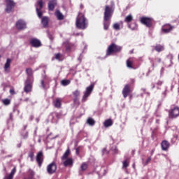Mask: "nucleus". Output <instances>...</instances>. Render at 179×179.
<instances>
[{"instance_id": "1", "label": "nucleus", "mask_w": 179, "mask_h": 179, "mask_svg": "<svg viewBox=\"0 0 179 179\" xmlns=\"http://www.w3.org/2000/svg\"><path fill=\"white\" fill-rule=\"evenodd\" d=\"M113 16V9L108 6H105V12L103 17V29L104 30H108V27L110 26V22H108L109 19H111Z\"/></svg>"}, {"instance_id": "2", "label": "nucleus", "mask_w": 179, "mask_h": 179, "mask_svg": "<svg viewBox=\"0 0 179 179\" xmlns=\"http://www.w3.org/2000/svg\"><path fill=\"white\" fill-rule=\"evenodd\" d=\"M76 27L80 29V30H85V29L87 28L89 23L86 17H85V15H78L76 19Z\"/></svg>"}, {"instance_id": "3", "label": "nucleus", "mask_w": 179, "mask_h": 179, "mask_svg": "<svg viewBox=\"0 0 179 179\" xmlns=\"http://www.w3.org/2000/svg\"><path fill=\"white\" fill-rule=\"evenodd\" d=\"M121 50H122L121 46L117 45L115 43H112L108 46L107 49L106 55L110 56L114 52H120Z\"/></svg>"}, {"instance_id": "4", "label": "nucleus", "mask_w": 179, "mask_h": 179, "mask_svg": "<svg viewBox=\"0 0 179 179\" xmlns=\"http://www.w3.org/2000/svg\"><path fill=\"white\" fill-rule=\"evenodd\" d=\"M94 89V84H91L90 86H88L85 92H84V95L82 99V101L85 103L87 100V97L92 94V92H93V90Z\"/></svg>"}, {"instance_id": "5", "label": "nucleus", "mask_w": 179, "mask_h": 179, "mask_svg": "<svg viewBox=\"0 0 179 179\" xmlns=\"http://www.w3.org/2000/svg\"><path fill=\"white\" fill-rule=\"evenodd\" d=\"M6 12H7V13H10V12H12V9L15 8V3L12 0H6Z\"/></svg>"}, {"instance_id": "6", "label": "nucleus", "mask_w": 179, "mask_h": 179, "mask_svg": "<svg viewBox=\"0 0 179 179\" xmlns=\"http://www.w3.org/2000/svg\"><path fill=\"white\" fill-rule=\"evenodd\" d=\"M57 171V164L52 162L47 166V172L49 174H54Z\"/></svg>"}, {"instance_id": "7", "label": "nucleus", "mask_w": 179, "mask_h": 179, "mask_svg": "<svg viewBox=\"0 0 179 179\" xmlns=\"http://www.w3.org/2000/svg\"><path fill=\"white\" fill-rule=\"evenodd\" d=\"M141 22L143 24H145L147 27H152V19L148 17H142Z\"/></svg>"}, {"instance_id": "8", "label": "nucleus", "mask_w": 179, "mask_h": 179, "mask_svg": "<svg viewBox=\"0 0 179 179\" xmlns=\"http://www.w3.org/2000/svg\"><path fill=\"white\" fill-rule=\"evenodd\" d=\"M179 115V108L175 107L169 110V118H177Z\"/></svg>"}, {"instance_id": "9", "label": "nucleus", "mask_w": 179, "mask_h": 179, "mask_svg": "<svg viewBox=\"0 0 179 179\" xmlns=\"http://www.w3.org/2000/svg\"><path fill=\"white\" fill-rule=\"evenodd\" d=\"M16 27L18 30H24L26 29V22L20 20L16 22Z\"/></svg>"}, {"instance_id": "10", "label": "nucleus", "mask_w": 179, "mask_h": 179, "mask_svg": "<svg viewBox=\"0 0 179 179\" xmlns=\"http://www.w3.org/2000/svg\"><path fill=\"white\" fill-rule=\"evenodd\" d=\"M30 44L32 47H35L36 48H38V47H41V41L37 38H32L30 40Z\"/></svg>"}, {"instance_id": "11", "label": "nucleus", "mask_w": 179, "mask_h": 179, "mask_svg": "<svg viewBox=\"0 0 179 179\" xmlns=\"http://www.w3.org/2000/svg\"><path fill=\"white\" fill-rule=\"evenodd\" d=\"M31 81H27V80L25 81V86L24 87V92L25 93H30L31 92Z\"/></svg>"}, {"instance_id": "12", "label": "nucleus", "mask_w": 179, "mask_h": 179, "mask_svg": "<svg viewBox=\"0 0 179 179\" xmlns=\"http://www.w3.org/2000/svg\"><path fill=\"white\" fill-rule=\"evenodd\" d=\"M129 93H131V88L129 87V85H126L122 90L123 97H124V99H127Z\"/></svg>"}, {"instance_id": "13", "label": "nucleus", "mask_w": 179, "mask_h": 179, "mask_svg": "<svg viewBox=\"0 0 179 179\" xmlns=\"http://www.w3.org/2000/svg\"><path fill=\"white\" fill-rule=\"evenodd\" d=\"M26 73L27 75V82L33 80V70L30 68H28L26 69Z\"/></svg>"}, {"instance_id": "14", "label": "nucleus", "mask_w": 179, "mask_h": 179, "mask_svg": "<svg viewBox=\"0 0 179 179\" xmlns=\"http://www.w3.org/2000/svg\"><path fill=\"white\" fill-rule=\"evenodd\" d=\"M174 29V27L166 24L162 27V31L165 34L170 33L173 29Z\"/></svg>"}, {"instance_id": "15", "label": "nucleus", "mask_w": 179, "mask_h": 179, "mask_svg": "<svg viewBox=\"0 0 179 179\" xmlns=\"http://www.w3.org/2000/svg\"><path fill=\"white\" fill-rule=\"evenodd\" d=\"M48 82V77L47 76H43V80L41 81V87L42 89H47V83Z\"/></svg>"}, {"instance_id": "16", "label": "nucleus", "mask_w": 179, "mask_h": 179, "mask_svg": "<svg viewBox=\"0 0 179 179\" xmlns=\"http://www.w3.org/2000/svg\"><path fill=\"white\" fill-rule=\"evenodd\" d=\"M48 22H50V19L48 18V17H43L41 19V24L43 25V27H44L45 29L48 27Z\"/></svg>"}, {"instance_id": "17", "label": "nucleus", "mask_w": 179, "mask_h": 179, "mask_svg": "<svg viewBox=\"0 0 179 179\" xmlns=\"http://www.w3.org/2000/svg\"><path fill=\"white\" fill-rule=\"evenodd\" d=\"M36 162L38 164L39 167L41 166L43 163V152H39L36 156Z\"/></svg>"}, {"instance_id": "18", "label": "nucleus", "mask_w": 179, "mask_h": 179, "mask_svg": "<svg viewBox=\"0 0 179 179\" xmlns=\"http://www.w3.org/2000/svg\"><path fill=\"white\" fill-rule=\"evenodd\" d=\"M62 99L61 98H57L54 101L53 104L56 108H61Z\"/></svg>"}, {"instance_id": "19", "label": "nucleus", "mask_w": 179, "mask_h": 179, "mask_svg": "<svg viewBox=\"0 0 179 179\" xmlns=\"http://www.w3.org/2000/svg\"><path fill=\"white\" fill-rule=\"evenodd\" d=\"M162 150H167L170 148V143L167 141H163L161 144Z\"/></svg>"}, {"instance_id": "20", "label": "nucleus", "mask_w": 179, "mask_h": 179, "mask_svg": "<svg viewBox=\"0 0 179 179\" xmlns=\"http://www.w3.org/2000/svg\"><path fill=\"white\" fill-rule=\"evenodd\" d=\"M12 62L11 59H7L6 62L4 64V71L8 72L9 68H10V63Z\"/></svg>"}, {"instance_id": "21", "label": "nucleus", "mask_w": 179, "mask_h": 179, "mask_svg": "<svg viewBox=\"0 0 179 179\" xmlns=\"http://www.w3.org/2000/svg\"><path fill=\"white\" fill-rule=\"evenodd\" d=\"M55 1L51 0L48 3V9L49 10H54V8H55Z\"/></svg>"}, {"instance_id": "22", "label": "nucleus", "mask_w": 179, "mask_h": 179, "mask_svg": "<svg viewBox=\"0 0 179 179\" xmlns=\"http://www.w3.org/2000/svg\"><path fill=\"white\" fill-rule=\"evenodd\" d=\"M15 173H16V166H15V167L12 169L10 173L8 176H6L5 178H6V179H13V176H15Z\"/></svg>"}, {"instance_id": "23", "label": "nucleus", "mask_w": 179, "mask_h": 179, "mask_svg": "<svg viewBox=\"0 0 179 179\" xmlns=\"http://www.w3.org/2000/svg\"><path fill=\"white\" fill-rule=\"evenodd\" d=\"M37 6L38 8V10H41L43 9V6H44V2L43 0H39L37 1V3L36 5V9H37Z\"/></svg>"}, {"instance_id": "24", "label": "nucleus", "mask_w": 179, "mask_h": 179, "mask_svg": "<svg viewBox=\"0 0 179 179\" xmlns=\"http://www.w3.org/2000/svg\"><path fill=\"white\" fill-rule=\"evenodd\" d=\"M55 15H56L58 20H64V15H62V13L59 10H57L55 12Z\"/></svg>"}, {"instance_id": "25", "label": "nucleus", "mask_w": 179, "mask_h": 179, "mask_svg": "<svg viewBox=\"0 0 179 179\" xmlns=\"http://www.w3.org/2000/svg\"><path fill=\"white\" fill-rule=\"evenodd\" d=\"M73 164V161L71 158L67 159L66 161H64V164L66 167V166H72Z\"/></svg>"}, {"instance_id": "26", "label": "nucleus", "mask_w": 179, "mask_h": 179, "mask_svg": "<svg viewBox=\"0 0 179 179\" xmlns=\"http://www.w3.org/2000/svg\"><path fill=\"white\" fill-rule=\"evenodd\" d=\"M86 169H87V165L86 164H83L79 171V175L82 176V173H83V171H85Z\"/></svg>"}, {"instance_id": "27", "label": "nucleus", "mask_w": 179, "mask_h": 179, "mask_svg": "<svg viewBox=\"0 0 179 179\" xmlns=\"http://www.w3.org/2000/svg\"><path fill=\"white\" fill-rule=\"evenodd\" d=\"M87 124H88V125H90L91 127H93V125H94V124H96V122L94 121V120L92 117H89L87 120Z\"/></svg>"}, {"instance_id": "28", "label": "nucleus", "mask_w": 179, "mask_h": 179, "mask_svg": "<svg viewBox=\"0 0 179 179\" xmlns=\"http://www.w3.org/2000/svg\"><path fill=\"white\" fill-rule=\"evenodd\" d=\"M111 125H113V120H111V119L106 120L104 122V127H106V128L108 127H111Z\"/></svg>"}, {"instance_id": "29", "label": "nucleus", "mask_w": 179, "mask_h": 179, "mask_svg": "<svg viewBox=\"0 0 179 179\" xmlns=\"http://www.w3.org/2000/svg\"><path fill=\"white\" fill-rule=\"evenodd\" d=\"M155 50L157 51V52H160L162 51H164V46L162 45H157L155 46Z\"/></svg>"}, {"instance_id": "30", "label": "nucleus", "mask_w": 179, "mask_h": 179, "mask_svg": "<svg viewBox=\"0 0 179 179\" xmlns=\"http://www.w3.org/2000/svg\"><path fill=\"white\" fill-rule=\"evenodd\" d=\"M70 153L71 151L69 150V149L66 150V151L62 157V160H66V159H68V156H69Z\"/></svg>"}, {"instance_id": "31", "label": "nucleus", "mask_w": 179, "mask_h": 179, "mask_svg": "<svg viewBox=\"0 0 179 179\" xmlns=\"http://www.w3.org/2000/svg\"><path fill=\"white\" fill-rule=\"evenodd\" d=\"M28 178H24V179H32L34 177V171L29 170L28 171Z\"/></svg>"}, {"instance_id": "32", "label": "nucleus", "mask_w": 179, "mask_h": 179, "mask_svg": "<svg viewBox=\"0 0 179 179\" xmlns=\"http://www.w3.org/2000/svg\"><path fill=\"white\" fill-rule=\"evenodd\" d=\"M127 68L132 69V58H129L127 60Z\"/></svg>"}, {"instance_id": "33", "label": "nucleus", "mask_w": 179, "mask_h": 179, "mask_svg": "<svg viewBox=\"0 0 179 179\" xmlns=\"http://www.w3.org/2000/svg\"><path fill=\"white\" fill-rule=\"evenodd\" d=\"M69 83H71V80H62L61 81V84L62 85V86H68Z\"/></svg>"}, {"instance_id": "34", "label": "nucleus", "mask_w": 179, "mask_h": 179, "mask_svg": "<svg viewBox=\"0 0 179 179\" xmlns=\"http://www.w3.org/2000/svg\"><path fill=\"white\" fill-rule=\"evenodd\" d=\"M36 13L38 17H43V12H41V10H38V6H36Z\"/></svg>"}, {"instance_id": "35", "label": "nucleus", "mask_w": 179, "mask_h": 179, "mask_svg": "<svg viewBox=\"0 0 179 179\" xmlns=\"http://www.w3.org/2000/svg\"><path fill=\"white\" fill-rule=\"evenodd\" d=\"M133 17L131 15H129L125 17L124 21L127 22V23H129V22H132Z\"/></svg>"}, {"instance_id": "36", "label": "nucleus", "mask_w": 179, "mask_h": 179, "mask_svg": "<svg viewBox=\"0 0 179 179\" xmlns=\"http://www.w3.org/2000/svg\"><path fill=\"white\" fill-rule=\"evenodd\" d=\"M2 103L4 106H9V104H10V100L8 99H3Z\"/></svg>"}, {"instance_id": "37", "label": "nucleus", "mask_w": 179, "mask_h": 179, "mask_svg": "<svg viewBox=\"0 0 179 179\" xmlns=\"http://www.w3.org/2000/svg\"><path fill=\"white\" fill-rule=\"evenodd\" d=\"M52 117H56V118H57V120H59V118H61V113L55 112V113H52Z\"/></svg>"}, {"instance_id": "38", "label": "nucleus", "mask_w": 179, "mask_h": 179, "mask_svg": "<svg viewBox=\"0 0 179 179\" xmlns=\"http://www.w3.org/2000/svg\"><path fill=\"white\" fill-rule=\"evenodd\" d=\"M73 94L76 97H79V96H80V92H79V90H77L73 92Z\"/></svg>"}, {"instance_id": "39", "label": "nucleus", "mask_w": 179, "mask_h": 179, "mask_svg": "<svg viewBox=\"0 0 179 179\" xmlns=\"http://www.w3.org/2000/svg\"><path fill=\"white\" fill-rule=\"evenodd\" d=\"M112 150L115 155L118 154V149L117 148V146L112 147Z\"/></svg>"}, {"instance_id": "40", "label": "nucleus", "mask_w": 179, "mask_h": 179, "mask_svg": "<svg viewBox=\"0 0 179 179\" xmlns=\"http://www.w3.org/2000/svg\"><path fill=\"white\" fill-rule=\"evenodd\" d=\"M61 53H57L55 55V59H58V61H62V59H61Z\"/></svg>"}, {"instance_id": "41", "label": "nucleus", "mask_w": 179, "mask_h": 179, "mask_svg": "<svg viewBox=\"0 0 179 179\" xmlns=\"http://www.w3.org/2000/svg\"><path fill=\"white\" fill-rule=\"evenodd\" d=\"M113 29H115V30H120V24L118 23L114 24Z\"/></svg>"}, {"instance_id": "42", "label": "nucleus", "mask_w": 179, "mask_h": 179, "mask_svg": "<svg viewBox=\"0 0 179 179\" xmlns=\"http://www.w3.org/2000/svg\"><path fill=\"white\" fill-rule=\"evenodd\" d=\"M102 155H108V150H107V148H104L102 150Z\"/></svg>"}, {"instance_id": "43", "label": "nucleus", "mask_w": 179, "mask_h": 179, "mask_svg": "<svg viewBox=\"0 0 179 179\" xmlns=\"http://www.w3.org/2000/svg\"><path fill=\"white\" fill-rule=\"evenodd\" d=\"M152 160V157H149L147 160H146V162L145 164V166H148V164H149V163L150 162V161Z\"/></svg>"}, {"instance_id": "44", "label": "nucleus", "mask_w": 179, "mask_h": 179, "mask_svg": "<svg viewBox=\"0 0 179 179\" xmlns=\"http://www.w3.org/2000/svg\"><path fill=\"white\" fill-rule=\"evenodd\" d=\"M128 166H129V164H128V161L127 160H125L123 162V167H128Z\"/></svg>"}, {"instance_id": "45", "label": "nucleus", "mask_w": 179, "mask_h": 179, "mask_svg": "<svg viewBox=\"0 0 179 179\" xmlns=\"http://www.w3.org/2000/svg\"><path fill=\"white\" fill-rule=\"evenodd\" d=\"M29 157L31 158V162H33V158L34 157V153L30 152Z\"/></svg>"}, {"instance_id": "46", "label": "nucleus", "mask_w": 179, "mask_h": 179, "mask_svg": "<svg viewBox=\"0 0 179 179\" xmlns=\"http://www.w3.org/2000/svg\"><path fill=\"white\" fill-rule=\"evenodd\" d=\"M22 135L23 138L24 139H26V138H27L29 136V132L26 131L24 135L23 134H22Z\"/></svg>"}, {"instance_id": "47", "label": "nucleus", "mask_w": 179, "mask_h": 179, "mask_svg": "<svg viewBox=\"0 0 179 179\" xmlns=\"http://www.w3.org/2000/svg\"><path fill=\"white\" fill-rule=\"evenodd\" d=\"M157 85H158L159 86H162V85H163V82H162V81H158V82L157 83Z\"/></svg>"}, {"instance_id": "48", "label": "nucleus", "mask_w": 179, "mask_h": 179, "mask_svg": "<svg viewBox=\"0 0 179 179\" xmlns=\"http://www.w3.org/2000/svg\"><path fill=\"white\" fill-rule=\"evenodd\" d=\"M48 37H49L50 40H51V41L54 40V37H52V35L48 34Z\"/></svg>"}, {"instance_id": "49", "label": "nucleus", "mask_w": 179, "mask_h": 179, "mask_svg": "<svg viewBox=\"0 0 179 179\" xmlns=\"http://www.w3.org/2000/svg\"><path fill=\"white\" fill-rule=\"evenodd\" d=\"M10 94H13L15 93V91L13 90H10Z\"/></svg>"}, {"instance_id": "50", "label": "nucleus", "mask_w": 179, "mask_h": 179, "mask_svg": "<svg viewBox=\"0 0 179 179\" xmlns=\"http://www.w3.org/2000/svg\"><path fill=\"white\" fill-rule=\"evenodd\" d=\"M80 9H83V4H80Z\"/></svg>"}, {"instance_id": "51", "label": "nucleus", "mask_w": 179, "mask_h": 179, "mask_svg": "<svg viewBox=\"0 0 179 179\" xmlns=\"http://www.w3.org/2000/svg\"><path fill=\"white\" fill-rule=\"evenodd\" d=\"M38 142L39 143H41V138H39V139L38 140Z\"/></svg>"}, {"instance_id": "52", "label": "nucleus", "mask_w": 179, "mask_h": 179, "mask_svg": "<svg viewBox=\"0 0 179 179\" xmlns=\"http://www.w3.org/2000/svg\"><path fill=\"white\" fill-rule=\"evenodd\" d=\"M25 101H29V98L24 99Z\"/></svg>"}, {"instance_id": "53", "label": "nucleus", "mask_w": 179, "mask_h": 179, "mask_svg": "<svg viewBox=\"0 0 179 179\" xmlns=\"http://www.w3.org/2000/svg\"><path fill=\"white\" fill-rule=\"evenodd\" d=\"M34 134H35V135H36V134H37V129L35 130Z\"/></svg>"}, {"instance_id": "54", "label": "nucleus", "mask_w": 179, "mask_h": 179, "mask_svg": "<svg viewBox=\"0 0 179 179\" xmlns=\"http://www.w3.org/2000/svg\"><path fill=\"white\" fill-rule=\"evenodd\" d=\"M52 122H57V120H52Z\"/></svg>"}, {"instance_id": "55", "label": "nucleus", "mask_w": 179, "mask_h": 179, "mask_svg": "<svg viewBox=\"0 0 179 179\" xmlns=\"http://www.w3.org/2000/svg\"><path fill=\"white\" fill-rule=\"evenodd\" d=\"M20 146H22V144H19V145H17L18 148H20Z\"/></svg>"}, {"instance_id": "56", "label": "nucleus", "mask_w": 179, "mask_h": 179, "mask_svg": "<svg viewBox=\"0 0 179 179\" xmlns=\"http://www.w3.org/2000/svg\"><path fill=\"white\" fill-rule=\"evenodd\" d=\"M131 54H134V50H131Z\"/></svg>"}, {"instance_id": "57", "label": "nucleus", "mask_w": 179, "mask_h": 179, "mask_svg": "<svg viewBox=\"0 0 179 179\" xmlns=\"http://www.w3.org/2000/svg\"><path fill=\"white\" fill-rule=\"evenodd\" d=\"M26 128H27V126H24V130L26 129Z\"/></svg>"}, {"instance_id": "58", "label": "nucleus", "mask_w": 179, "mask_h": 179, "mask_svg": "<svg viewBox=\"0 0 179 179\" xmlns=\"http://www.w3.org/2000/svg\"><path fill=\"white\" fill-rule=\"evenodd\" d=\"M152 89H155V85H153V86H152Z\"/></svg>"}, {"instance_id": "59", "label": "nucleus", "mask_w": 179, "mask_h": 179, "mask_svg": "<svg viewBox=\"0 0 179 179\" xmlns=\"http://www.w3.org/2000/svg\"><path fill=\"white\" fill-rule=\"evenodd\" d=\"M76 36H79V34H76Z\"/></svg>"}, {"instance_id": "60", "label": "nucleus", "mask_w": 179, "mask_h": 179, "mask_svg": "<svg viewBox=\"0 0 179 179\" xmlns=\"http://www.w3.org/2000/svg\"><path fill=\"white\" fill-rule=\"evenodd\" d=\"M10 118H12V114L10 115Z\"/></svg>"}, {"instance_id": "61", "label": "nucleus", "mask_w": 179, "mask_h": 179, "mask_svg": "<svg viewBox=\"0 0 179 179\" xmlns=\"http://www.w3.org/2000/svg\"><path fill=\"white\" fill-rule=\"evenodd\" d=\"M76 153H78V149L76 150Z\"/></svg>"}, {"instance_id": "62", "label": "nucleus", "mask_w": 179, "mask_h": 179, "mask_svg": "<svg viewBox=\"0 0 179 179\" xmlns=\"http://www.w3.org/2000/svg\"><path fill=\"white\" fill-rule=\"evenodd\" d=\"M133 167H135V164H133Z\"/></svg>"}, {"instance_id": "63", "label": "nucleus", "mask_w": 179, "mask_h": 179, "mask_svg": "<svg viewBox=\"0 0 179 179\" xmlns=\"http://www.w3.org/2000/svg\"><path fill=\"white\" fill-rule=\"evenodd\" d=\"M4 170H6V168H4Z\"/></svg>"}]
</instances>
